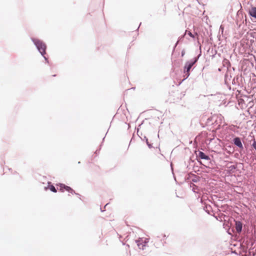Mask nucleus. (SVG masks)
<instances>
[{
    "label": "nucleus",
    "instance_id": "c85d7f7f",
    "mask_svg": "<svg viewBox=\"0 0 256 256\" xmlns=\"http://www.w3.org/2000/svg\"><path fill=\"white\" fill-rule=\"evenodd\" d=\"M185 54V50L183 49L181 52V56L183 57Z\"/></svg>",
    "mask_w": 256,
    "mask_h": 256
},
{
    "label": "nucleus",
    "instance_id": "9b49d317",
    "mask_svg": "<svg viewBox=\"0 0 256 256\" xmlns=\"http://www.w3.org/2000/svg\"><path fill=\"white\" fill-rule=\"evenodd\" d=\"M48 185L47 186L44 187V189L46 190H47L48 188V187L49 190L53 192H56L57 189L56 188V187L54 186V185L51 182H48Z\"/></svg>",
    "mask_w": 256,
    "mask_h": 256
},
{
    "label": "nucleus",
    "instance_id": "4c0bfd02",
    "mask_svg": "<svg viewBox=\"0 0 256 256\" xmlns=\"http://www.w3.org/2000/svg\"><path fill=\"white\" fill-rule=\"evenodd\" d=\"M12 174H18V172H16V171H14V172H12Z\"/></svg>",
    "mask_w": 256,
    "mask_h": 256
},
{
    "label": "nucleus",
    "instance_id": "a878e982",
    "mask_svg": "<svg viewBox=\"0 0 256 256\" xmlns=\"http://www.w3.org/2000/svg\"><path fill=\"white\" fill-rule=\"evenodd\" d=\"M188 34L192 38L194 39L195 37H194V35L190 31H189L188 33Z\"/></svg>",
    "mask_w": 256,
    "mask_h": 256
},
{
    "label": "nucleus",
    "instance_id": "cd10ccee",
    "mask_svg": "<svg viewBox=\"0 0 256 256\" xmlns=\"http://www.w3.org/2000/svg\"><path fill=\"white\" fill-rule=\"evenodd\" d=\"M108 204V203H107L104 206V208H100V211L102 212H104L106 210V207L107 206V205Z\"/></svg>",
    "mask_w": 256,
    "mask_h": 256
},
{
    "label": "nucleus",
    "instance_id": "de8ad7c7",
    "mask_svg": "<svg viewBox=\"0 0 256 256\" xmlns=\"http://www.w3.org/2000/svg\"><path fill=\"white\" fill-rule=\"evenodd\" d=\"M222 228H224V222H223V223L222 224Z\"/></svg>",
    "mask_w": 256,
    "mask_h": 256
},
{
    "label": "nucleus",
    "instance_id": "393cba45",
    "mask_svg": "<svg viewBox=\"0 0 256 256\" xmlns=\"http://www.w3.org/2000/svg\"><path fill=\"white\" fill-rule=\"evenodd\" d=\"M46 54H44L43 56H42L43 58L44 59L45 61H46V62L48 64H50V62L48 60V57H46Z\"/></svg>",
    "mask_w": 256,
    "mask_h": 256
},
{
    "label": "nucleus",
    "instance_id": "e433bc0d",
    "mask_svg": "<svg viewBox=\"0 0 256 256\" xmlns=\"http://www.w3.org/2000/svg\"><path fill=\"white\" fill-rule=\"evenodd\" d=\"M216 220H220V222H222V217H220V220H219V219L218 218L216 217Z\"/></svg>",
    "mask_w": 256,
    "mask_h": 256
},
{
    "label": "nucleus",
    "instance_id": "4be33fe9",
    "mask_svg": "<svg viewBox=\"0 0 256 256\" xmlns=\"http://www.w3.org/2000/svg\"><path fill=\"white\" fill-rule=\"evenodd\" d=\"M224 21L222 22V24L220 26V32H221V34L222 35V36H224V26L223 24Z\"/></svg>",
    "mask_w": 256,
    "mask_h": 256
},
{
    "label": "nucleus",
    "instance_id": "ea45409f",
    "mask_svg": "<svg viewBox=\"0 0 256 256\" xmlns=\"http://www.w3.org/2000/svg\"><path fill=\"white\" fill-rule=\"evenodd\" d=\"M222 67H220V68H218V70L219 72H221L222 70Z\"/></svg>",
    "mask_w": 256,
    "mask_h": 256
},
{
    "label": "nucleus",
    "instance_id": "1a4fd4ad",
    "mask_svg": "<svg viewBox=\"0 0 256 256\" xmlns=\"http://www.w3.org/2000/svg\"><path fill=\"white\" fill-rule=\"evenodd\" d=\"M212 199L216 200L222 203L223 201L224 200V190H221V192H219L218 194L214 195Z\"/></svg>",
    "mask_w": 256,
    "mask_h": 256
},
{
    "label": "nucleus",
    "instance_id": "ddd939ff",
    "mask_svg": "<svg viewBox=\"0 0 256 256\" xmlns=\"http://www.w3.org/2000/svg\"><path fill=\"white\" fill-rule=\"evenodd\" d=\"M140 138L142 141L146 142V145L148 146L149 148H153L152 144L148 142V140L146 136H144L143 137H140Z\"/></svg>",
    "mask_w": 256,
    "mask_h": 256
},
{
    "label": "nucleus",
    "instance_id": "473e14b6",
    "mask_svg": "<svg viewBox=\"0 0 256 256\" xmlns=\"http://www.w3.org/2000/svg\"><path fill=\"white\" fill-rule=\"evenodd\" d=\"M229 128H230V130H234V129H235V126H230L229 127Z\"/></svg>",
    "mask_w": 256,
    "mask_h": 256
},
{
    "label": "nucleus",
    "instance_id": "f3484780",
    "mask_svg": "<svg viewBox=\"0 0 256 256\" xmlns=\"http://www.w3.org/2000/svg\"><path fill=\"white\" fill-rule=\"evenodd\" d=\"M192 178V182L196 183L200 180V177L196 176L195 174H191Z\"/></svg>",
    "mask_w": 256,
    "mask_h": 256
},
{
    "label": "nucleus",
    "instance_id": "f704fd0d",
    "mask_svg": "<svg viewBox=\"0 0 256 256\" xmlns=\"http://www.w3.org/2000/svg\"><path fill=\"white\" fill-rule=\"evenodd\" d=\"M136 134H137V135L138 136V137H140H140H142V132H139L138 134V133H136Z\"/></svg>",
    "mask_w": 256,
    "mask_h": 256
},
{
    "label": "nucleus",
    "instance_id": "2f4dec72",
    "mask_svg": "<svg viewBox=\"0 0 256 256\" xmlns=\"http://www.w3.org/2000/svg\"><path fill=\"white\" fill-rule=\"evenodd\" d=\"M141 24H142V22H140V24H139V26H138V28H137V29L136 30V31L137 32V34H136L137 36H138V29H139L140 26Z\"/></svg>",
    "mask_w": 256,
    "mask_h": 256
},
{
    "label": "nucleus",
    "instance_id": "09e8293b",
    "mask_svg": "<svg viewBox=\"0 0 256 256\" xmlns=\"http://www.w3.org/2000/svg\"><path fill=\"white\" fill-rule=\"evenodd\" d=\"M178 43H177V42H176L174 46H177V45H178Z\"/></svg>",
    "mask_w": 256,
    "mask_h": 256
},
{
    "label": "nucleus",
    "instance_id": "6e6d98bb",
    "mask_svg": "<svg viewBox=\"0 0 256 256\" xmlns=\"http://www.w3.org/2000/svg\"><path fill=\"white\" fill-rule=\"evenodd\" d=\"M80 162H78V164H80Z\"/></svg>",
    "mask_w": 256,
    "mask_h": 256
},
{
    "label": "nucleus",
    "instance_id": "c9c22d12",
    "mask_svg": "<svg viewBox=\"0 0 256 256\" xmlns=\"http://www.w3.org/2000/svg\"><path fill=\"white\" fill-rule=\"evenodd\" d=\"M215 52H216V53H215V54H218V56L220 57L221 56V54L220 53H218V52L217 50H215Z\"/></svg>",
    "mask_w": 256,
    "mask_h": 256
},
{
    "label": "nucleus",
    "instance_id": "7c9ffc66",
    "mask_svg": "<svg viewBox=\"0 0 256 256\" xmlns=\"http://www.w3.org/2000/svg\"><path fill=\"white\" fill-rule=\"evenodd\" d=\"M252 146L256 150V141L254 140V142L252 143Z\"/></svg>",
    "mask_w": 256,
    "mask_h": 256
},
{
    "label": "nucleus",
    "instance_id": "f03ea898",
    "mask_svg": "<svg viewBox=\"0 0 256 256\" xmlns=\"http://www.w3.org/2000/svg\"><path fill=\"white\" fill-rule=\"evenodd\" d=\"M201 54V46H200V52L198 54V55L196 56H194L190 60L186 61L184 64V79L183 80H186L188 78V76L190 75V72L192 67L198 62Z\"/></svg>",
    "mask_w": 256,
    "mask_h": 256
},
{
    "label": "nucleus",
    "instance_id": "6ab92c4d",
    "mask_svg": "<svg viewBox=\"0 0 256 256\" xmlns=\"http://www.w3.org/2000/svg\"><path fill=\"white\" fill-rule=\"evenodd\" d=\"M204 210L208 214L212 215L210 212H212V208L210 205L205 206L204 208Z\"/></svg>",
    "mask_w": 256,
    "mask_h": 256
},
{
    "label": "nucleus",
    "instance_id": "5fc2aeb1",
    "mask_svg": "<svg viewBox=\"0 0 256 256\" xmlns=\"http://www.w3.org/2000/svg\"><path fill=\"white\" fill-rule=\"evenodd\" d=\"M204 35L206 36V34H205V32H204Z\"/></svg>",
    "mask_w": 256,
    "mask_h": 256
},
{
    "label": "nucleus",
    "instance_id": "3c124183",
    "mask_svg": "<svg viewBox=\"0 0 256 256\" xmlns=\"http://www.w3.org/2000/svg\"><path fill=\"white\" fill-rule=\"evenodd\" d=\"M52 76H56V74H53Z\"/></svg>",
    "mask_w": 256,
    "mask_h": 256
},
{
    "label": "nucleus",
    "instance_id": "a18cd8bd",
    "mask_svg": "<svg viewBox=\"0 0 256 256\" xmlns=\"http://www.w3.org/2000/svg\"><path fill=\"white\" fill-rule=\"evenodd\" d=\"M220 207H221V208H224V204H220Z\"/></svg>",
    "mask_w": 256,
    "mask_h": 256
},
{
    "label": "nucleus",
    "instance_id": "58836bf2",
    "mask_svg": "<svg viewBox=\"0 0 256 256\" xmlns=\"http://www.w3.org/2000/svg\"><path fill=\"white\" fill-rule=\"evenodd\" d=\"M218 50L220 52H223V48H218Z\"/></svg>",
    "mask_w": 256,
    "mask_h": 256
},
{
    "label": "nucleus",
    "instance_id": "dca6fc26",
    "mask_svg": "<svg viewBox=\"0 0 256 256\" xmlns=\"http://www.w3.org/2000/svg\"><path fill=\"white\" fill-rule=\"evenodd\" d=\"M235 227H236V232L238 233H240L242 231V223L241 222H238V221H236V222Z\"/></svg>",
    "mask_w": 256,
    "mask_h": 256
},
{
    "label": "nucleus",
    "instance_id": "2eb2a0df",
    "mask_svg": "<svg viewBox=\"0 0 256 256\" xmlns=\"http://www.w3.org/2000/svg\"><path fill=\"white\" fill-rule=\"evenodd\" d=\"M194 158V155H192L189 158V161H188V165L187 166V168L188 170H191L192 168V164H194V160L193 159V158Z\"/></svg>",
    "mask_w": 256,
    "mask_h": 256
},
{
    "label": "nucleus",
    "instance_id": "a211bd4d",
    "mask_svg": "<svg viewBox=\"0 0 256 256\" xmlns=\"http://www.w3.org/2000/svg\"><path fill=\"white\" fill-rule=\"evenodd\" d=\"M249 14L252 16L256 18V8H252L249 10Z\"/></svg>",
    "mask_w": 256,
    "mask_h": 256
},
{
    "label": "nucleus",
    "instance_id": "a19ab883",
    "mask_svg": "<svg viewBox=\"0 0 256 256\" xmlns=\"http://www.w3.org/2000/svg\"><path fill=\"white\" fill-rule=\"evenodd\" d=\"M176 46H174L173 47V48H172V52H174L175 50V48H176Z\"/></svg>",
    "mask_w": 256,
    "mask_h": 256
},
{
    "label": "nucleus",
    "instance_id": "4468645a",
    "mask_svg": "<svg viewBox=\"0 0 256 256\" xmlns=\"http://www.w3.org/2000/svg\"><path fill=\"white\" fill-rule=\"evenodd\" d=\"M194 158V155H192L189 158V161H188V165L187 166V168L188 170H191L192 168V164H194V160L193 159V158Z\"/></svg>",
    "mask_w": 256,
    "mask_h": 256
},
{
    "label": "nucleus",
    "instance_id": "20e7f679",
    "mask_svg": "<svg viewBox=\"0 0 256 256\" xmlns=\"http://www.w3.org/2000/svg\"><path fill=\"white\" fill-rule=\"evenodd\" d=\"M56 185L60 186V190L62 192L66 191L72 194H75L80 196H81L78 193L76 192L70 186H66L64 184L58 183Z\"/></svg>",
    "mask_w": 256,
    "mask_h": 256
},
{
    "label": "nucleus",
    "instance_id": "8fccbe9b",
    "mask_svg": "<svg viewBox=\"0 0 256 256\" xmlns=\"http://www.w3.org/2000/svg\"><path fill=\"white\" fill-rule=\"evenodd\" d=\"M217 37L218 38V40H220V36L218 37V36H217Z\"/></svg>",
    "mask_w": 256,
    "mask_h": 256
},
{
    "label": "nucleus",
    "instance_id": "37998d69",
    "mask_svg": "<svg viewBox=\"0 0 256 256\" xmlns=\"http://www.w3.org/2000/svg\"><path fill=\"white\" fill-rule=\"evenodd\" d=\"M8 170L9 171L12 172V168H8Z\"/></svg>",
    "mask_w": 256,
    "mask_h": 256
},
{
    "label": "nucleus",
    "instance_id": "72a5a7b5",
    "mask_svg": "<svg viewBox=\"0 0 256 256\" xmlns=\"http://www.w3.org/2000/svg\"><path fill=\"white\" fill-rule=\"evenodd\" d=\"M222 67H224V56H222Z\"/></svg>",
    "mask_w": 256,
    "mask_h": 256
},
{
    "label": "nucleus",
    "instance_id": "f8f14e48",
    "mask_svg": "<svg viewBox=\"0 0 256 256\" xmlns=\"http://www.w3.org/2000/svg\"><path fill=\"white\" fill-rule=\"evenodd\" d=\"M234 142L236 146H238V148H240L241 149H243L242 144L241 142L240 139L239 138L236 137V138H234Z\"/></svg>",
    "mask_w": 256,
    "mask_h": 256
},
{
    "label": "nucleus",
    "instance_id": "bb28decb",
    "mask_svg": "<svg viewBox=\"0 0 256 256\" xmlns=\"http://www.w3.org/2000/svg\"><path fill=\"white\" fill-rule=\"evenodd\" d=\"M101 148L102 146H100V148L98 150H96L95 152H94V154H96V155H98V154L100 153V151L101 149Z\"/></svg>",
    "mask_w": 256,
    "mask_h": 256
},
{
    "label": "nucleus",
    "instance_id": "7ed1b4c3",
    "mask_svg": "<svg viewBox=\"0 0 256 256\" xmlns=\"http://www.w3.org/2000/svg\"><path fill=\"white\" fill-rule=\"evenodd\" d=\"M30 39L41 56L46 54L47 46L43 40L34 37H32Z\"/></svg>",
    "mask_w": 256,
    "mask_h": 256
},
{
    "label": "nucleus",
    "instance_id": "412c9836",
    "mask_svg": "<svg viewBox=\"0 0 256 256\" xmlns=\"http://www.w3.org/2000/svg\"><path fill=\"white\" fill-rule=\"evenodd\" d=\"M192 170L196 173H197L198 172L200 171V168L198 166L196 165V162H194V164H192Z\"/></svg>",
    "mask_w": 256,
    "mask_h": 256
},
{
    "label": "nucleus",
    "instance_id": "f257e3e1",
    "mask_svg": "<svg viewBox=\"0 0 256 256\" xmlns=\"http://www.w3.org/2000/svg\"><path fill=\"white\" fill-rule=\"evenodd\" d=\"M216 122H214V126L216 130V134L218 136V140L220 143V146L222 150H224V122H222V118H224L221 114L220 116L216 115Z\"/></svg>",
    "mask_w": 256,
    "mask_h": 256
},
{
    "label": "nucleus",
    "instance_id": "603ef678",
    "mask_svg": "<svg viewBox=\"0 0 256 256\" xmlns=\"http://www.w3.org/2000/svg\"><path fill=\"white\" fill-rule=\"evenodd\" d=\"M216 204L218 206L220 204L218 203V202H217Z\"/></svg>",
    "mask_w": 256,
    "mask_h": 256
},
{
    "label": "nucleus",
    "instance_id": "c03bdc74",
    "mask_svg": "<svg viewBox=\"0 0 256 256\" xmlns=\"http://www.w3.org/2000/svg\"><path fill=\"white\" fill-rule=\"evenodd\" d=\"M205 30L207 34H209L208 31L207 29H205Z\"/></svg>",
    "mask_w": 256,
    "mask_h": 256
},
{
    "label": "nucleus",
    "instance_id": "6e6552de",
    "mask_svg": "<svg viewBox=\"0 0 256 256\" xmlns=\"http://www.w3.org/2000/svg\"><path fill=\"white\" fill-rule=\"evenodd\" d=\"M210 114V113L204 112L202 114L200 117V124L202 127L204 128V124L205 122H206L208 120V117Z\"/></svg>",
    "mask_w": 256,
    "mask_h": 256
},
{
    "label": "nucleus",
    "instance_id": "49530a36",
    "mask_svg": "<svg viewBox=\"0 0 256 256\" xmlns=\"http://www.w3.org/2000/svg\"><path fill=\"white\" fill-rule=\"evenodd\" d=\"M164 238H166V236L165 234H162Z\"/></svg>",
    "mask_w": 256,
    "mask_h": 256
},
{
    "label": "nucleus",
    "instance_id": "864d4df0",
    "mask_svg": "<svg viewBox=\"0 0 256 256\" xmlns=\"http://www.w3.org/2000/svg\"><path fill=\"white\" fill-rule=\"evenodd\" d=\"M222 186H224V185H223V184L222 185V188H222ZM222 190V188H220V190Z\"/></svg>",
    "mask_w": 256,
    "mask_h": 256
},
{
    "label": "nucleus",
    "instance_id": "c756f323",
    "mask_svg": "<svg viewBox=\"0 0 256 256\" xmlns=\"http://www.w3.org/2000/svg\"><path fill=\"white\" fill-rule=\"evenodd\" d=\"M107 133H108V132L106 133V134L105 136L103 138H102V142H101V144H100V146H102V144H103V143H104V138H106V135Z\"/></svg>",
    "mask_w": 256,
    "mask_h": 256
},
{
    "label": "nucleus",
    "instance_id": "b1692460",
    "mask_svg": "<svg viewBox=\"0 0 256 256\" xmlns=\"http://www.w3.org/2000/svg\"><path fill=\"white\" fill-rule=\"evenodd\" d=\"M184 36H180L178 38V39L177 43H179L180 42H182L184 40Z\"/></svg>",
    "mask_w": 256,
    "mask_h": 256
},
{
    "label": "nucleus",
    "instance_id": "423d86ee",
    "mask_svg": "<svg viewBox=\"0 0 256 256\" xmlns=\"http://www.w3.org/2000/svg\"><path fill=\"white\" fill-rule=\"evenodd\" d=\"M216 114L212 115V114L210 113V116L208 117V120L206 122L204 123V128L206 126H210L212 125L214 126V122H216Z\"/></svg>",
    "mask_w": 256,
    "mask_h": 256
},
{
    "label": "nucleus",
    "instance_id": "5701e85b",
    "mask_svg": "<svg viewBox=\"0 0 256 256\" xmlns=\"http://www.w3.org/2000/svg\"><path fill=\"white\" fill-rule=\"evenodd\" d=\"M144 120H143L141 123L138 126L137 128H136V133H138L140 132V128L141 126L144 124Z\"/></svg>",
    "mask_w": 256,
    "mask_h": 256
},
{
    "label": "nucleus",
    "instance_id": "79ce46f5",
    "mask_svg": "<svg viewBox=\"0 0 256 256\" xmlns=\"http://www.w3.org/2000/svg\"><path fill=\"white\" fill-rule=\"evenodd\" d=\"M209 36L210 38V40H212V33L211 32H210Z\"/></svg>",
    "mask_w": 256,
    "mask_h": 256
},
{
    "label": "nucleus",
    "instance_id": "0eeeda50",
    "mask_svg": "<svg viewBox=\"0 0 256 256\" xmlns=\"http://www.w3.org/2000/svg\"><path fill=\"white\" fill-rule=\"evenodd\" d=\"M236 166L233 162L225 161V170L230 173L233 172Z\"/></svg>",
    "mask_w": 256,
    "mask_h": 256
},
{
    "label": "nucleus",
    "instance_id": "aec40b11",
    "mask_svg": "<svg viewBox=\"0 0 256 256\" xmlns=\"http://www.w3.org/2000/svg\"><path fill=\"white\" fill-rule=\"evenodd\" d=\"M191 174H192V172H189L186 175V176L184 177V179H185L186 181L188 182L190 181L192 182V176H191Z\"/></svg>",
    "mask_w": 256,
    "mask_h": 256
},
{
    "label": "nucleus",
    "instance_id": "9d476101",
    "mask_svg": "<svg viewBox=\"0 0 256 256\" xmlns=\"http://www.w3.org/2000/svg\"><path fill=\"white\" fill-rule=\"evenodd\" d=\"M136 242L137 244L138 248L142 250L144 249V247L147 245V242H144L141 238H139L138 240H136Z\"/></svg>",
    "mask_w": 256,
    "mask_h": 256
},
{
    "label": "nucleus",
    "instance_id": "39448f33",
    "mask_svg": "<svg viewBox=\"0 0 256 256\" xmlns=\"http://www.w3.org/2000/svg\"><path fill=\"white\" fill-rule=\"evenodd\" d=\"M196 154V160H197L198 162L200 164H202V162L201 160H210V156L205 154L204 152L200 151V150H198L195 151Z\"/></svg>",
    "mask_w": 256,
    "mask_h": 256
}]
</instances>
